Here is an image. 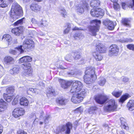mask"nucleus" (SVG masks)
Instances as JSON below:
<instances>
[{
  "label": "nucleus",
  "instance_id": "obj_11",
  "mask_svg": "<svg viewBox=\"0 0 134 134\" xmlns=\"http://www.w3.org/2000/svg\"><path fill=\"white\" fill-rule=\"evenodd\" d=\"M24 52V50L22 48L21 45L15 48L14 50L10 49L9 51V52L10 54L15 55L16 54L20 52L19 54H20L23 53Z\"/></svg>",
  "mask_w": 134,
  "mask_h": 134
},
{
  "label": "nucleus",
  "instance_id": "obj_59",
  "mask_svg": "<svg viewBox=\"0 0 134 134\" xmlns=\"http://www.w3.org/2000/svg\"><path fill=\"white\" fill-rule=\"evenodd\" d=\"M25 57H23L20 58L19 59V63H21L24 62H26Z\"/></svg>",
  "mask_w": 134,
  "mask_h": 134
},
{
  "label": "nucleus",
  "instance_id": "obj_58",
  "mask_svg": "<svg viewBox=\"0 0 134 134\" xmlns=\"http://www.w3.org/2000/svg\"><path fill=\"white\" fill-rule=\"evenodd\" d=\"M31 21L32 23L34 24H37H37L39 23L34 18L31 19Z\"/></svg>",
  "mask_w": 134,
  "mask_h": 134
},
{
  "label": "nucleus",
  "instance_id": "obj_47",
  "mask_svg": "<svg viewBox=\"0 0 134 134\" xmlns=\"http://www.w3.org/2000/svg\"><path fill=\"white\" fill-rule=\"evenodd\" d=\"M73 57L75 59L78 60L81 58V56L79 54H77L76 53H75L74 54Z\"/></svg>",
  "mask_w": 134,
  "mask_h": 134
},
{
  "label": "nucleus",
  "instance_id": "obj_12",
  "mask_svg": "<svg viewBox=\"0 0 134 134\" xmlns=\"http://www.w3.org/2000/svg\"><path fill=\"white\" fill-rule=\"evenodd\" d=\"M106 48L101 43H99L96 46V52L103 53L105 52Z\"/></svg>",
  "mask_w": 134,
  "mask_h": 134
},
{
  "label": "nucleus",
  "instance_id": "obj_36",
  "mask_svg": "<svg viewBox=\"0 0 134 134\" xmlns=\"http://www.w3.org/2000/svg\"><path fill=\"white\" fill-rule=\"evenodd\" d=\"M116 24L115 23L111 21H110L109 23V24L108 26L107 27V28L109 30H113Z\"/></svg>",
  "mask_w": 134,
  "mask_h": 134
},
{
  "label": "nucleus",
  "instance_id": "obj_2",
  "mask_svg": "<svg viewBox=\"0 0 134 134\" xmlns=\"http://www.w3.org/2000/svg\"><path fill=\"white\" fill-rule=\"evenodd\" d=\"M22 8L17 3L13 4L11 11L10 21L13 22L17 18V15L21 14L22 12Z\"/></svg>",
  "mask_w": 134,
  "mask_h": 134
},
{
  "label": "nucleus",
  "instance_id": "obj_46",
  "mask_svg": "<svg viewBox=\"0 0 134 134\" xmlns=\"http://www.w3.org/2000/svg\"><path fill=\"white\" fill-rule=\"evenodd\" d=\"M127 48L130 50L134 51V45L129 44L127 46Z\"/></svg>",
  "mask_w": 134,
  "mask_h": 134
},
{
  "label": "nucleus",
  "instance_id": "obj_45",
  "mask_svg": "<svg viewBox=\"0 0 134 134\" xmlns=\"http://www.w3.org/2000/svg\"><path fill=\"white\" fill-rule=\"evenodd\" d=\"M60 12L61 13L62 15L64 17H65L66 16V12L65 10L63 9H61L60 11Z\"/></svg>",
  "mask_w": 134,
  "mask_h": 134
},
{
  "label": "nucleus",
  "instance_id": "obj_3",
  "mask_svg": "<svg viewBox=\"0 0 134 134\" xmlns=\"http://www.w3.org/2000/svg\"><path fill=\"white\" fill-rule=\"evenodd\" d=\"M72 83V85L70 90L71 93L73 94H80L82 93V91L84 90L85 94L86 93V91L85 89L83 88V85L81 82L79 81H73Z\"/></svg>",
  "mask_w": 134,
  "mask_h": 134
},
{
  "label": "nucleus",
  "instance_id": "obj_16",
  "mask_svg": "<svg viewBox=\"0 0 134 134\" xmlns=\"http://www.w3.org/2000/svg\"><path fill=\"white\" fill-rule=\"evenodd\" d=\"M4 61L5 63L8 65L13 64L14 62V59L10 56H6L4 59Z\"/></svg>",
  "mask_w": 134,
  "mask_h": 134
},
{
  "label": "nucleus",
  "instance_id": "obj_6",
  "mask_svg": "<svg viewBox=\"0 0 134 134\" xmlns=\"http://www.w3.org/2000/svg\"><path fill=\"white\" fill-rule=\"evenodd\" d=\"M109 97L105 94H99L94 97L96 102L101 105L104 104L108 99Z\"/></svg>",
  "mask_w": 134,
  "mask_h": 134
},
{
  "label": "nucleus",
  "instance_id": "obj_40",
  "mask_svg": "<svg viewBox=\"0 0 134 134\" xmlns=\"http://www.w3.org/2000/svg\"><path fill=\"white\" fill-rule=\"evenodd\" d=\"M128 98V96L127 95H123L120 98L119 102H120L123 103Z\"/></svg>",
  "mask_w": 134,
  "mask_h": 134
},
{
  "label": "nucleus",
  "instance_id": "obj_63",
  "mask_svg": "<svg viewBox=\"0 0 134 134\" xmlns=\"http://www.w3.org/2000/svg\"><path fill=\"white\" fill-rule=\"evenodd\" d=\"M122 8L124 9H125L127 7V5L124 3H122Z\"/></svg>",
  "mask_w": 134,
  "mask_h": 134
},
{
  "label": "nucleus",
  "instance_id": "obj_4",
  "mask_svg": "<svg viewBox=\"0 0 134 134\" xmlns=\"http://www.w3.org/2000/svg\"><path fill=\"white\" fill-rule=\"evenodd\" d=\"M72 128V124L71 122H68L65 125H63L58 127L57 129V132L59 133L60 132L65 131L66 134H69L70 133V130Z\"/></svg>",
  "mask_w": 134,
  "mask_h": 134
},
{
  "label": "nucleus",
  "instance_id": "obj_21",
  "mask_svg": "<svg viewBox=\"0 0 134 134\" xmlns=\"http://www.w3.org/2000/svg\"><path fill=\"white\" fill-rule=\"evenodd\" d=\"M30 8L32 10L37 12L39 11L41 8V7L37 4H32L30 6Z\"/></svg>",
  "mask_w": 134,
  "mask_h": 134
},
{
  "label": "nucleus",
  "instance_id": "obj_55",
  "mask_svg": "<svg viewBox=\"0 0 134 134\" xmlns=\"http://www.w3.org/2000/svg\"><path fill=\"white\" fill-rule=\"evenodd\" d=\"M92 22L95 23V24L98 25L101 23V21L99 20H97L96 19L93 20L92 21Z\"/></svg>",
  "mask_w": 134,
  "mask_h": 134
},
{
  "label": "nucleus",
  "instance_id": "obj_61",
  "mask_svg": "<svg viewBox=\"0 0 134 134\" xmlns=\"http://www.w3.org/2000/svg\"><path fill=\"white\" fill-rule=\"evenodd\" d=\"M17 133L18 134H27L26 133L22 130H20L17 131Z\"/></svg>",
  "mask_w": 134,
  "mask_h": 134
},
{
  "label": "nucleus",
  "instance_id": "obj_62",
  "mask_svg": "<svg viewBox=\"0 0 134 134\" xmlns=\"http://www.w3.org/2000/svg\"><path fill=\"white\" fill-rule=\"evenodd\" d=\"M18 99L16 98H15L13 100V101L12 102V104L13 105H15L18 102Z\"/></svg>",
  "mask_w": 134,
  "mask_h": 134
},
{
  "label": "nucleus",
  "instance_id": "obj_10",
  "mask_svg": "<svg viewBox=\"0 0 134 134\" xmlns=\"http://www.w3.org/2000/svg\"><path fill=\"white\" fill-rule=\"evenodd\" d=\"M119 51L118 47L115 44L112 45L110 47L109 55L111 56L116 54H117Z\"/></svg>",
  "mask_w": 134,
  "mask_h": 134
},
{
  "label": "nucleus",
  "instance_id": "obj_53",
  "mask_svg": "<svg viewBox=\"0 0 134 134\" xmlns=\"http://www.w3.org/2000/svg\"><path fill=\"white\" fill-rule=\"evenodd\" d=\"M117 2H114V8L116 10H117L119 7V5Z\"/></svg>",
  "mask_w": 134,
  "mask_h": 134
},
{
  "label": "nucleus",
  "instance_id": "obj_15",
  "mask_svg": "<svg viewBox=\"0 0 134 134\" xmlns=\"http://www.w3.org/2000/svg\"><path fill=\"white\" fill-rule=\"evenodd\" d=\"M7 107V103L3 99H1L0 100V113L5 110Z\"/></svg>",
  "mask_w": 134,
  "mask_h": 134
},
{
  "label": "nucleus",
  "instance_id": "obj_24",
  "mask_svg": "<svg viewBox=\"0 0 134 134\" xmlns=\"http://www.w3.org/2000/svg\"><path fill=\"white\" fill-rule=\"evenodd\" d=\"M29 103V101L25 97H22L20 100V103L21 105L27 106L28 105Z\"/></svg>",
  "mask_w": 134,
  "mask_h": 134
},
{
  "label": "nucleus",
  "instance_id": "obj_38",
  "mask_svg": "<svg viewBox=\"0 0 134 134\" xmlns=\"http://www.w3.org/2000/svg\"><path fill=\"white\" fill-rule=\"evenodd\" d=\"M72 54H67L65 57V59L67 61L70 62L71 60L72 59L73 57L72 56Z\"/></svg>",
  "mask_w": 134,
  "mask_h": 134
},
{
  "label": "nucleus",
  "instance_id": "obj_50",
  "mask_svg": "<svg viewBox=\"0 0 134 134\" xmlns=\"http://www.w3.org/2000/svg\"><path fill=\"white\" fill-rule=\"evenodd\" d=\"M9 78L7 77H5L3 80L2 82V84H4L7 83L8 81Z\"/></svg>",
  "mask_w": 134,
  "mask_h": 134
},
{
  "label": "nucleus",
  "instance_id": "obj_7",
  "mask_svg": "<svg viewBox=\"0 0 134 134\" xmlns=\"http://www.w3.org/2000/svg\"><path fill=\"white\" fill-rule=\"evenodd\" d=\"M22 46L24 49H31L35 47L34 42L32 40L27 39L24 41Z\"/></svg>",
  "mask_w": 134,
  "mask_h": 134
},
{
  "label": "nucleus",
  "instance_id": "obj_51",
  "mask_svg": "<svg viewBox=\"0 0 134 134\" xmlns=\"http://www.w3.org/2000/svg\"><path fill=\"white\" fill-rule=\"evenodd\" d=\"M25 58L26 62H30L32 61V58L29 56H25Z\"/></svg>",
  "mask_w": 134,
  "mask_h": 134
},
{
  "label": "nucleus",
  "instance_id": "obj_28",
  "mask_svg": "<svg viewBox=\"0 0 134 134\" xmlns=\"http://www.w3.org/2000/svg\"><path fill=\"white\" fill-rule=\"evenodd\" d=\"M68 101L67 99L64 98L57 99L56 100V102L57 103L62 105L66 104Z\"/></svg>",
  "mask_w": 134,
  "mask_h": 134
},
{
  "label": "nucleus",
  "instance_id": "obj_34",
  "mask_svg": "<svg viewBox=\"0 0 134 134\" xmlns=\"http://www.w3.org/2000/svg\"><path fill=\"white\" fill-rule=\"evenodd\" d=\"M31 67V64L28 63H25L22 65V67L25 70L30 69Z\"/></svg>",
  "mask_w": 134,
  "mask_h": 134
},
{
  "label": "nucleus",
  "instance_id": "obj_32",
  "mask_svg": "<svg viewBox=\"0 0 134 134\" xmlns=\"http://www.w3.org/2000/svg\"><path fill=\"white\" fill-rule=\"evenodd\" d=\"M123 120L124 119L122 118L120 119V120L121 124V127L122 128H124L126 130H129V127L127 126L126 123Z\"/></svg>",
  "mask_w": 134,
  "mask_h": 134
},
{
  "label": "nucleus",
  "instance_id": "obj_31",
  "mask_svg": "<svg viewBox=\"0 0 134 134\" xmlns=\"http://www.w3.org/2000/svg\"><path fill=\"white\" fill-rule=\"evenodd\" d=\"M108 104L116 109L117 107L115 100L112 99L109 100L108 102Z\"/></svg>",
  "mask_w": 134,
  "mask_h": 134
},
{
  "label": "nucleus",
  "instance_id": "obj_33",
  "mask_svg": "<svg viewBox=\"0 0 134 134\" xmlns=\"http://www.w3.org/2000/svg\"><path fill=\"white\" fill-rule=\"evenodd\" d=\"M32 70L31 69H26V70L23 72V74L27 76H31L32 75Z\"/></svg>",
  "mask_w": 134,
  "mask_h": 134
},
{
  "label": "nucleus",
  "instance_id": "obj_22",
  "mask_svg": "<svg viewBox=\"0 0 134 134\" xmlns=\"http://www.w3.org/2000/svg\"><path fill=\"white\" fill-rule=\"evenodd\" d=\"M20 70V67L19 66H16L13 68L12 69H11L10 70L9 72L10 74L15 75L19 72Z\"/></svg>",
  "mask_w": 134,
  "mask_h": 134
},
{
  "label": "nucleus",
  "instance_id": "obj_26",
  "mask_svg": "<svg viewBox=\"0 0 134 134\" xmlns=\"http://www.w3.org/2000/svg\"><path fill=\"white\" fill-rule=\"evenodd\" d=\"M3 96L4 99L8 102H10L14 97L12 95L7 94L4 93Z\"/></svg>",
  "mask_w": 134,
  "mask_h": 134
},
{
  "label": "nucleus",
  "instance_id": "obj_5",
  "mask_svg": "<svg viewBox=\"0 0 134 134\" xmlns=\"http://www.w3.org/2000/svg\"><path fill=\"white\" fill-rule=\"evenodd\" d=\"M82 91V93L81 94H73L72 97L71 101L74 103H80L83 100L85 94L84 90Z\"/></svg>",
  "mask_w": 134,
  "mask_h": 134
},
{
  "label": "nucleus",
  "instance_id": "obj_43",
  "mask_svg": "<svg viewBox=\"0 0 134 134\" xmlns=\"http://www.w3.org/2000/svg\"><path fill=\"white\" fill-rule=\"evenodd\" d=\"M25 20V19L24 18H23L19 20L14 23V25H18L19 24H23L24 20Z\"/></svg>",
  "mask_w": 134,
  "mask_h": 134
},
{
  "label": "nucleus",
  "instance_id": "obj_13",
  "mask_svg": "<svg viewBox=\"0 0 134 134\" xmlns=\"http://www.w3.org/2000/svg\"><path fill=\"white\" fill-rule=\"evenodd\" d=\"M58 81L60 83L62 87L64 88H67L71 84V83L70 82L66 81L62 79H59Z\"/></svg>",
  "mask_w": 134,
  "mask_h": 134
},
{
  "label": "nucleus",
  "instance_id": "obj_35",
  "mask_svg": "<svg viewBox=\"0 0 134 134\" xmlns=\"http://www.w3.org/2000/svg\"><path fill=\"white\" fill-rule=\"evenodd\" d=\"M106 82V80L103 77H100L98 82V84L100 86H103Z\"/></svg>",
  "mask_w": 134,
  "mask_h": 134
},
{
  "label": "nucleus",
  "instance_id": "obj_14",
  "mask_svg": "<svg viewBox=\"0 0 134 134\" xmlns=\"http://www.w3.org/2000/svg\"><path fill=\"white\" fill-rule=\"evenodd\" d=\"M89 30L90 34L93 36H95L96 32L99 31L98 28L95 26H90L89 27Z\"/></svg>",
  "mask_w": 134,
  "mask_h": 134
},
{
  "label": "nucleus",
  "instance_id": "obj_49",
  "mask_svg": "<svg viewBox=\"0 0 134 134\" xmlns=\"http://www.w3.org/2000/svg\"><path fill=\"white\" fill-rule=\"evenodd\" d=\"M37 33L36 31H32L31 32V33L29 34V37L33 38L34 36L37 35Z\"/></svg>",
  "mask_w": 134,
  "mask_h": 134
},
{
  "label": "nucleus",
  "instance_id": "obj_19",
  "mask_svg": "<svg viewBox=\"0 0 134 134\" xmlns=\"http://www.w3.org/2000/svg\"><path fill=\"white\" fill-rule=\"evenodd\" d=\"M93 55L95 59L97 61H100L102 60L103 57L101 53L96 51L93 53Z\"/></svg>",
  "mask_w": 134,
  "mask_h": 134
},
{
  "label": "nucleus",
  "instance_id": "obj_27",
  "mask_svg": "<svg viewBox=\"0 0 134 134\" xmlns=\"http://www.w3.org/2000/svg\"><path fill=\"white\" fill-rule=\"evenodd\" d=\"M37 25L39 27H44L48 26V23L46 20L42 19L40 22L37 24Z\"/></svg>",
  "mask_w": 134,
  "mask_h": 134
},
{
  "label": "nucleus",
  "instance_id": "obj_41",
  "mask_svg": "<svg viewBox=\"0 0 134 134\" xmlns=\"http://www.w3.org/2000/svg\"><path fill=\"white\" fill-rule=\"evenodd\" d=\"M44 123L45 124L49 122V121L51 119V117L50 115H46L44 118Z\"/></svg>",
  "mask_w": 134,
  "mask_h": 134
},
{
  "label": "nucleus",
  "instance_id": "obj_42",
  "mask_svg": "<svg viewBox=\"0 0 134 134\" xmlns=\"http://www.w3.org/2000/svg\"><path fill=\"white\" fill-rule=\"evenodd\" d=\"M7 6V2L4 0H0V7L4 8Z\"/></svg>",
  "mask_w": 134,
  "mask_h": 134
},
{
  "label": "nucleus",
  "instance_id": "obj_48",
  "mask_svg": "<svg viewBox=\"0 0 134 134\" xmlns=\"http://www.w3.org/2000/svg\"><path fill=\"white\" fill-rule=\"evenodd\" d=\"M81 4H82V5L84 7H87L88 5L85 0H82L81 1Z\"/></svg>",
  "mask_w": 134,
  "mask_h": 134
},
{
  "label": "nucleus",
  "instance_id": "obj_25",
  "mask_svg": "<svg viewBox=\"0 0 134 134\" xmlns=\"http://www.w3.org/2000/svg\"><path fill=\"white\" fill-rule=\"evenodd\" d=\"M116 109L114 107H113L108 104L104 107V110L107 112L115 111Z\"/></svg>",
  "mask_w": 134,
  "mask_h": 134
},
{
  "label": "nucleus",
  "instance_id": "obj_30",
  "mask_svg": "<svg viewBox=\"0 0 134 134\" xmlns=\"http://www.w3.org/2000/svg\"><path fill=\"white\" fill-rule=\"evenodd\" d=\"M14 90V88L13 87H9L7 88L6 90V92L5 94H7L12 95Z\"/></svg>",
  "mask_w": 134,
  "mask_h": 134
},
{
  "label": "nucleus",
  "instance_id": "obj_37",
  "mask_svg": "<svg viewBox=\"0 0 134 134\" xmlns=\"http://www.w3.org/2000/svg\"><path fill=\"white\" fill-rule=\"evenodd\" d=\"M122 93V91H121L116 92L114 91L112 93V94L115 97L118 98L119 97L121 94Z\"/></svg>",
  "mask_w": 134,
  "mask_h": 134
},
{
  "label": "nucleus",
  "instance_id": "obj_64",
  "mask_svg": "<svg viewBox=\"0 0 134 134\" xmlns=\"http://www.w3.org/2000/svg\"><path fill=\"white\" fill-rule=\"evenodd\" d=\"M49 93L51 95H54L55 94V92L53 90H52L51 91H49Z\"/></svg>",
  "mask_w": 134,
  "mask_h": 134
},
{
  "label": "nucleus",
  "instance_id": "obj_39",
  "mask_svg": "<svg viewBox=\"0 0 134 134\" xmlns=\"http://www.w3.org/2000/svg\"><path fill=\"white\" fill-rule=\"evenodd\" d=\"M77 12H79L80 13H82L84 12L83 8L81 6V5L80 4L77 6Z\"/></svg>",
  "mask_w": 134,
  "mask_h": 134
},
{
  "label": "nucleus",
  "instance_id": "obj_44",
  "mask_svg": "<svg viewBox=\"0 0 134 134\" xmlns=\"http://www.w3.org/2000/svg\"><path fill=\"white\" fill-rule=\"evenodd\" d=\"M110 21L108 19L104 20L103 21V23L106 26V27L107 28V27L108 26V25H109V24Z\"/></svg>",
  "mask_w": 134,
  "mask_h": 134
},
{
  "label": "nucleus",
  "instance_id": "obj_57",
  "mask_svg": "<svg viewBox=\"0 0 134 134\" xmlns=\"http://www.w3.org/2000/svg\"><path fill=\"white\" fill-rule=\"evenodd\" d=\"M83 111V108L81 107H79L76 109L75 110V111H77L78 112H79L80 113H81Z\"/></svg>",
  "mask_w": 134,
  "mask_h": 134
},
{
  "label": "nucleus",
  "instance_id": "obj_9",
  "mask_svg": "<svg viewBox=\"0 0 134 134\" xmlns=\"http://www.w3.org/2000/svg\"><path fill=\"white\" fill-rule=\"evenodd\" d=\"M25 113L24 109L20 108L15 109L13 112V115L15 118H18L20 116L23 115Z\"/></svg>",
  "mask_w": 134,
  "mask_h": 134
},
{
  "label": "nucleus",
  "instance_id": "obj_8",
  "mask_svg": "<svg viewBox=\"0 0 134 134\" xmlns=\"http://www.w3.org/2000/svg\"><path fill=\"white\" fill-rule=\"evenodd\" d=\"M90 13L91 15L94 17L102 18L104 15L103 10L101 8L93 9L91 10Z\"/></svg>",
  "mask_w": 134,
  "mask_h": 134
},
{
  "label": "nucleus",
  "instance_id": "obj_17",
  "mask_svg": "<svg viewBox=\"0 0 134 134\" xmlns=\"http://www.w3.org/2000/svg\"><path fill=\"white\" fill-rule=\"evenodd\" d=\"M2 40L7 42H8V45H10L11 44V41L12 40V38L11 36L8 35H5L3 36Z\"/></svg>",
  "mask_w": 134,
  "mask_h": 134
},
{
  "label": "nucleus",
  "instance_id": "obj_1",
  "mask_svg": "<svg viewBox=\"0 0 134 134\" xmlns=\"http://www.w3.org/2000/svg\"><path fill=\"white\" fill-rule=\"evenodd\" d=\"M97 78L95 74V68L87 67L85 71L84 77V82L86 84H90L93 82Z\"/></svg>",
  "mask_w": 134,
  "mask_h": 134
},
{
  "label": "nucleus",
  "instance_id": "obj_23",
  "mask_svg": "<svg viewBox=\"0 0 134 134\" xmlns=\"http://www.w3.org/2000/svg\"><path fill=\"white\" fill-rule=\"evenodd\" d=\"M127 107L130 110L132 111L134 110V100H130L127 103Z\"/></svg>",
  "mask_w": 134,
  "mask_h": 134
},
{
  "label": "nucleus",
  "instance_id": "obj_56",
  "mask_svg": "<svg viewBox=\"0 0 134 134\" xmlns=\"http://www.w3.org/2000/svg\"><path fill=\"white\" fill-rule=\"evenodd\" d=\"M97 109V108L95 106L92 107H91L89 109V112L92 111V112H93V111L95 110H96Z\"/></svg>",
  "mask_w": 134,
  "mask_h": 134
},
{
  "label": "nucleus",
  "instance_id": "obj_20",
  "mask_svg": "<svg viewBox=\"0 0 134 134\" xmlns=\"http://www.w3.org/2000/svg\"><path fill=\"white\" fill-rule=\"evenodd\" d=\"M131 19L125 18L122 19V23L124 26L127 27H130Z\"/></svg>",
  "mask_w": 134,
  "mask_h": 134
},
{
  "label": "nucleus",
  "instance_id": "obj_18",
  "mask_svg": "<svg viewBox=\"0 0 134 134\" xmlns=\"http://www.w3.org/2000/svg\"><path fill=\"white\" fill-rule=\"evenodd\" d=\"M22 32L21 27H20L13 29L12 30V32L17 36L20 35L22 34Z\"/></svg>",
  "mask_w": 134,
  "mask_h": 134
},
{
  "label": "nucleus",
  "instance_id": "obj_60",
  "mask_svg": "<svg viewBox=\"0 0 134 134\" xmlns=\"http://www.w3.org/2000/svg\"><path fill=\"white\" fill-rule=\"evenodd\" d=\"M122 81L124 83H126L129 80V79L127 77H123L122 78Z\"/></svg>",
  "mask_w": 134,
  "mask_h": 134
},
{
  "label": "nucleus",
  "instance_id": "obj_52",
  "mask_svg": "<svg viewBox=\"0 0 134 134\" xmlns=\"http://www.w3.org/2000/svg\"><path fill=\"white\" fill-rule=\"evenodd\" d=\"M131 40L130 39L128 38H123L121 39L120 40V41L122 43L127 42L129 41H130Z\"/></svg>",
  "mask_w": 134,
  "mask_h": 134
},
{
  "label": "nucleus",
  "instance_id": "obj_29",
  "mask_svg": "<svg viewBox=\"0 0 134 134\" xmlns=\"http://www.w3.org/2000/svg\"><path fill=\"white\" fill-rule=\"evenodd\" d=\"M100 2L98 0H93L91 2L90 5L92 7H97L100 5Z\"/></svg>",
  "mask_w": 134,
  "mask_h": 134
},
{
  "label": "nucleus",
  "instance_id": "obj_54",
  "mask_svg": "<svg viewBox=\"0 0 134 134\" xmlns=\"http://www.w3.org/2000/svg\"><path fill=\"white\" fill-rule=\"evenodd\" d=\"M70 29V27L69 25H68L67 28L64 31V34H66L68 33Z\"/></svg>",
  "mask_w": 134,
  "mask_h": 134
}]
</instances>
